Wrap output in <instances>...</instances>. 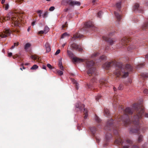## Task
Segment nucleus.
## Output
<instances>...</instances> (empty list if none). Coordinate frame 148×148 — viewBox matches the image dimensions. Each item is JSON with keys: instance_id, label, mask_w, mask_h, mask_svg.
Returning a JSON list of instances; mask_svg holds the SVG:
<instances>
[{"instance_id": "c85d7f7f", "label": "nucleus", "mask_w": 148, "mask_h": 148, "mask_svg": "<svg viewBox=\"0 0 148 148\" xmlns=\"http://www.w3.org/2000/svg\"><path fill=\"white\" fill-rule=\"evenodd\" d=\"M31 58L32 59L34 60H39V58H38L37 56L36 55H31Z\"/></svg>"}, {"instance_id": "c9c22d12", "label": "nucleus", "mask_w": 148, "mask_h": 148, "mask_svg": "<svg viewBox=\"0 0 148 148\" xmlns=\"http://www.w3.org/2000/svg\"><path fill=\"white\" fill-rule=\"evenodd\" d=\"M144 65V64L143 63L140 64L138 65L136 67L137 69H138L141 67H143Z\"/></svg>"}, {"instance_id": "1a4fd4ad", "label": "nucleus", "mask_w": 148, "mask_h": 148, "mask_svg": "<svg viewBox=\"0 0 148 148\" xmlns=\"http://www.w3.org/2000/svg\"><path fill=\"white\" fill-rule=\"evenodd\" d=\"M71 47L72 50L75 49L78 50L79 51H82L83 50L80 47L75 43H73L71 45Z\"/></svg>"}, {"instance_id": "4468645a", "label": "nucleus", "mask_w": 148, "mask_h": 148, "mask_svg": "<svg viewBox=\"0 0 148 148\" xmlns=\"http://www.w3.org/2000/svg\"><path fill=\"white\" fill-rule=\"evenodd\" d=\"M85 26L87 28H91L93 29L95 27L93 23L91 21H89L86 23L85 24Z\"/></svg>"}, {"instance_id": "9d476101", "label": "nucleus", "mask_w": 148, "mask_h": 148, "mask_svg": "<svg viewBox=\"0 0 148 148\" xmlns=\"http://www.w3.org/2000/svg\"><path fill=\"white\" fill-rule=\"evenodd\" d=\"M133 10L135 12H141L142 11L140 7H139V4L138 3H136L134 6Z\"/></svg>"}, {"instance_id": "0eeeda50", "label": "nucleus", "mask_w": 148, "mask_h": 148, "mask_svg": "<svg viewBox=\"0 0 148 148\" xmlns=\"http://www.w3.org/2000/svg\"><path fill=\"white\" fill-rule=\"evenodd\" d=\"M11 33L10 30L8 29H4L3 32L0 33V37L2 38H5L10 35Z\"/></svg>"}, {"instance_id": "ea45409f", "label": "nucleus", "mask_w": 148, "mask_h": 148, "mask_svg": "<svg viewBox=\"0 0 148 148\" xmlns=\"http://www.w3.org/2000/svg\"><path fill=\"white\" fill-rule=\"evenodd\" d=\"M123 86L122 84H120L118 88V89L119 90H122L123 89Z\"/></svg>"}, {"instance_id": "a211bd4d", "label": "nucleus", "mask_w": 148, "mask_h": 148, "mask_svg": "<svg viewBox=\"0 0 148 148\" xmlns=\"http://www.w3.org/2000/svg\"><path fill=\"white\" fill-rule=\"evenodd\" d=\"M45 47L46 49V51L47 52H49L51 51V48L49 44L47 42L45 45Z\"/></svg>"}, {"instance_id": "cd10ccee", "label": "nucleus", "mask_w": 148, "mask_h": 148, "mask_svg": "<svg viewBox=\"0 0 148 148\" xmlns=\"http://www.w3.org/2000/svg\"><path fill=\"white\" fill-rule=\"evenodd\" d=\"M141 76L144 78L148 77V73H143L141 74Z\"/></svg>"}, {"instance_id": "49530a36", "label": "nucleus", "mask_w": 148, "mask_h": 148, "mask_svg": "<svg viewBox=\"0 0 148 148\" xmlns=\"http://www.w3.org/2000/svg\"><path fill=\"white\" fill-rule=\"evenodd\" d=\"M34 21H33L32 23V26H34L35 25V23L36 22V20H37L36 18L35 19H34Z\"/></svg>"}, {"instance_id": "864d4df0", "label": "nucleus", "mask_w": 148, "mask_h": 148, "mask_svg": "<svg viewBox=\"0 0 148 148\" xmlns=\"http://www.w3.org/2000/svg\"><path fill=\"white\" fill-rule=\"evenodd\" d=\"M44 33V31H40L38 32V33L39 34H42Z\"/></svg>"}, {"instance_id": "0e129e2a", "label": "nucleus", "mask_w": 148, "mask_h": 148, "mask_svg": "<svg viewBox=\"0 0 148 148\" xmlns=\"http://www.w3.org/2000/svg\"><path fill=\"white\" fill-rule=\"evenodd\" d=\"M15 47V45H12V47H11V49H14V48Z\"/></svg>"}, {"instance_id": "7ed1b4c3", "label": "nucleus", "mask_w": 148, "mask_h": 148, "mask_svg": "<svg viewBox=\"0 0 148 148\" xmlns=\"http://www.w3.org/2000/svg\"><path fill=\"white\" fill-rule=\"evenodd\" d=\"M67 53L68 55L71 58H73L72 60L75 62H84L86 63V65L88 68H90L94 65L95 63L92 60L88 61L87 60H83L76 57H73L74 54L71 51L67 50Z\"/></svg>"}, {"instance_id": "69168bd1", "label": "nucleus", "mask_w": 148, "mask_h": 148, "mask_svg": "<svg viewBox=\"0 0 148 148\" xmlns=\"http://www.w3.org/2000/svg\"><path fill=\"white\" fill-rule=\"evenodd\" d=\"M145 116L146 117L148 118V114L146 113L145 114Z\"/></svg>"}, {"instance_id": "f3484780", "label": "nucleus", "mask_w": 148, "mask_h": 148, "mask_svg": "<svg viewBox=\"0 0 148 148\" xmlns=\"http://www.w3.org/2000/svg\"><path fill=\"white\" fill-rule=\"evenodd\" d=\"M114 14L117 21H119L121 19V16L115 11L114 12Z\"/></svg>"}, {"instance_id": "2eb2a0df", "label": "nucleus", "mask_w": 148, "mask_h": 148, "mask_svg": "<svg viewBox=\"0 0 148 148\" xmlns=\"http://www.w3.org/2000/svg\"><path fill=\"white\" fill-rule=\"evenodd\" d=\"M83 36V35H81L80 34L77 33L73 35V37H72V39L73 40H75L76 38H80Z\"/></svg>"}, {"instance_id": "bb28decb", "label": "nucleus", "mask_w": 148, "mask_h": 148, "mask_svg": "<svg viewBox=\"0 0 148 148\" xmlns=\"http://www.w3.org/2000/svg\"><path fill=\"white\" fill-rule=\"evenodd\" d=\"M49 29L48 27L47 26H45L44 30V33L45 34L47 33L49 31Z\"/></svg>"}, {"instance_id": "09e8293b", "label": "nucleus", "mask_w": 148, "mask_h": 148, "mask_svg": "<svg viewBox=\"0 0 148 148\" xmlns=\"http://www.w3.org/2000/svg\"><path fill=\"white\" fill-rule=\"evenodd\" d=\"M60 50L58 49L56 52V53H55V55H57L59 53H60Z\"/></svg>"}, {"instance_id": "4d7b16f0", "label": "nucleus", "mask_w": 148, "mask_h": 148, "mask_svg": "<svg viewBox=\"0 0 148 148\" xmlns=\"http://www.w3.org/2000/svg\"><path fill=\"white\" fill-rule=\"evenodd\" d=\"M19 44V42H17L16 43H14V45H15V46H17Z\"/></svg>"}, {"instance_id": "6e6d98bb", "label": "nucleus", "mask_w": 148, "mask_h": 148, "mask_svg": "<svg viewBox=\"0 0 148 148\" xmlns=\"http://www.w3.org/2000/svg\"><path fill=\"white\" fill-rule=\"evenodd\" d=\"M12 56V53L11 52L8 53V56L11 57Z\"/></svg>"}, {"instance_id": "4be33fe9", "label": "nucleus", "mask_w": 148, "mask_h": 148, "mask_svg": "<svg viewBox=\"0 0 148 148\" xmlns=\"http://www.w3.org/2000/svg\"><path fill=\"white\" fill-rule=\"evenodd\" d=\"M135 48V46L134 45H130L127 47V50L129 51H131L133 49Z\"/></svg>"}, {"instance_id": "37998d69", "label": "nucleus", "mask_w": 148, "mask_h": 148, "mask_svg": "<svg viewBox=\"0 0 148 148\" xmlns=\"http://www.w3.org/2000/svg\"><path fill=\"white\" fill-rule=\"evenodd\" d=\"M4 7L5 10H7L9 8V5L8 4L4 5Z\"/></svg>"}, {"instance_id": "de8ad7c7", "label": "nucleus", "mask_w": 148, "mask_h": 148, "mask_svg": "<svg viewBox=\"0 0 148 148\" xmlns=\"http://www.w3.org/2000/svg\"><path fill=\"white\" fill-rule=\"evenodd\" d=\"M55 9L54 7L53 6L51 7L49 9V10L50 11H52L54 10Z\"/></svg>"}, {"instance_id": "c03bdc74", "label": "nucleus", "mask_w": 148, "mask_h": 148, "mask_svg": "<svg viewBox=\"0 0 148 148\" xmlns=\"http://www.w3.org/2000/svg\"><path fill=\"white\" fill-rule=\"evenodd\" d=\"M106 57L105 56H101L100 58V59L101 60H103L106 59Z\"/></svg>"}, {"instance_id": "a878e982", "label": "nucleus", "mask_w": 148, "mask_h": 148, "mask_svg": "<svg viewBox=\"0 0 148 148\" xmlns=\"http://www.w3.org/2000/svg\"><path fill=\"white\" fill-rule=\"evenodd\" d=\"M121 2H120L118 3H117L116 4V7L118 8V10L119 11H120V8L121 7Z\"/></svg>"}, {"instance_id": "72a5a7b5", "label": "nucleus", "mask_w": 148, "mask_h": 148, "mask_svg": "<svg viewBox=\"0 0 148 148\" xmlns=\"http://www.w3.org/2000/svg\"><path fill=\"white\" fill-rule=\"evenodd\" d=\"M38 67V66L36 65H34L31 68V70H35L37 69Z\"/></svg>"}, {"instance_id": "423d86ee", "label": "nucleus", "mask_w": 148, "mask_h": 148, "mask_svg": "<svg viewBox=\"0 0 148 148\" xmlns=\"http://www.w3.org/2000/svg\"><path fill=\"white\" fill-rule=\"evenodd\" d=\"M75 109L77 111H80L81 112L82 111V109L84 108V120L86 119L88 116V111L87 110L84 108L85 105L82 104L80 102L78 101L75 105Z\"/></svg>"}, {"instance_id": "e433bc0d", "label": "nucleus", "mask_w": 148, "mask_h": 148, "mask_svg": "<svg viewBox=\"0 0 148 148\" xmlns=\"http://www.w3.org/2000/svg\"><path fill=\"white\" fill-rule=\"evenodd\" d=\"M99 55V53H94L93 54L92 56L91 57L92 58H94L95 57H96L97 56Z\"/></svg>"}, {"instance_id": "a18cd8bd", "label": "nucleus", "mask_w": 148, "mask_h": 148, "mask_svg": "<svg viewBox=\"0 0 148 148\" xmlns=\"http://www.w3.org/2000/svg\"><path fill=\"white\" fill-rule=\"evenodd\" d=\"M101 97V96L100 95H99L96 97V100L97 101H98L99 99Z\"/></svg>"}, {"instance_id": "7c9ffc66", "label": "nucleus", "mask_w": 148, "mask_h": 148, "mask_svg": "<svg viewBox=\"0 0 148 148\" xmlns=\"http://www.w3.org/2000/svg\"><path fill=\"white\" fill-rule=\"evenodd\" d=\"M143 140V136L141 135L139 136L138 139V143H140Z\"/></svg>"}, {"instance_id": "603ef678", "label": "nucleus", "mask_w": 148, "mask_h": 148, "mask_svg": "<svg viewBox=\"0 0 148 148\" xmlns=\"http://www.w3.org/2000/svg\"><path fill=\"white\" fill-rule=\"evenodd\" d=\"M144 93L145 94H148V90L147 89H145L144 90Z\"/></svg>"}, {"instance_id": "39448f33", "label": "nucleus", "mask_w": 148, "mask_h": 148, "mask_svg": "<svg viewBox=\"0 0 148 148\" xmlns=\"http://www.w3.org/2000/svg\"><path fill=\"white\" fill-rule=\"evenodd\" d=\"M3 19L5 20H10L11 21L13 24L15 25H18L19 23L18 21V18L16 16L14 13L10 12L7 15L6 17H3Z\"/></svg>"}, {"instance_id": "aec40b11", "label": "nucleus", "mask_w": 148, "mask_h": 148, "mask_svg": "<svg viewBox=\"0 0 148 148\" xmlns=\"http://www.w3.org/2000/svg\"><path fill=\"white\" fill-rule=\"evenodd\" d=\"M112 135L110 133H107L106 135V138L107 141H108L109 139L112 137Z\"/></svg>"}, {"instance_id": "338daca9", "label": "nucleus", "mask_w": 148, "mask_h": 148, "mask_svg": "<svg viewBox=\"0 0 148 148\" xmlns=\"http://www.w3.org/2000/svg\"><path fill=\"white\" fill-rule=\"evenodd\" d=\"M24 64L23 63L21 64V65L23 66V69H25V68L23 66Z\"/></svg>"}, {"instance_id": "3c124183", "label": "nucleus", "mask_w": 148, "mask_h": 148, "mask_svg": "<svg viewBox=\"0 0 148 148\" xmlns=\"http://www.w3.org/2000/svg\"><path fill=\"white\" fill-rule=\"evenodd\" d=\"M67 22H66V23H65V25H62V28L63 29H64V28L65 27H67Z\"/></svg>"}, {"instance_id": "5701e85b", "label": "nucleus", "mask_w": 148, "mask_h": 148, "mask_svg": "<svg viewBox=\"0 0 148 148\" xmlns=\"http://www.w3.org/2000/svg\"><path fill=\"white\" fill-rule=\"evenodd\" d=\"M58 66L60 70H64L63 66L62 65V61L61 60H60L59 61Z\"/></svg>"}, {"instance_id": "2f4dec72", "label": "nucleus", "mask_w": 148, "mask_h": 148, "mask_svg": "<svg viewBox=\"0 0 148 148\" xmlns=\"http://www.w3.org/2000/svg\"><path fill=\"white\" fill-rule=\"evenodd\" d=\"M37 13L38 14V15L40 18L41 16V14L42 13V11L41 10H39L37 11Z\"/></svg>"}, {"instance_id": "5fc2aeb1", "label": "nucleus", "mask_w": 148, "mask_h": 148, "mask_svg": "<svg viewBox=\"0 0 148 148\" xmlns=\"http://www.w3.org/2000/svg\"><path fill=\"white\" fill-rule=\"evenodd\" d=\"M132 148H139L137 146L133 145L132 147Z\"/></svg>"}, {"instance_id": "20e7f679", "label": "nucleus", "mask_w": 148, "mask_h": 148, "mask_svg": "<svg viewBox=\"0 0 148 148\" xmlns=\"http://www.w3.org/2000/svg\"><path fill=\"white\" fill-rule=\"evenodd\" d=\"M87 73L89 75H91L93 77V78L92 79L90 83L89 84H87V85L88 88L92 90L93 86L92 83L96 82V79L94 77V76L97 75V72L96 71V68L94 67H92L90 68L88 70Z\"/></svg>"}, {"instance_id": "f8f14e48", "label": "nucleus", "mask_w": 148, "mask_h": 148, "mask_svg": "<svg viewBox=\"0 0 148 148\" xmlns=\"http://www.w3.org/2000/svg\"><path fill=\"white\" fill-rule=\"evenodd\" d=\"M99 83H100V85L99 87L101 88L102 86H106L108 84V82L107 80L104 79H100L99 81Z\"/></svg>"}, {"instance_id": "9b49d317", "label": "nucleus", "mask_w": 148, "mask_h": 148, "mask_svg": "<svg viewBox=\"0 0 148 148\" xmlns=\"http://www.w3.org/2000/svg\"><path fill=\"white\" fill-rule=\"evenodd\" d=\"M130 41L128 38L126 37H124L123 38L121 41V43L123 46H125L127 45Z\"/></svg>"}, {"instance_id": "79ce46f5", "label": "nucleus", "mask_w": 148, "mask_h": 148, "mask_svg": "<svg viewBox=\"0 0 148 148\" xmlns=\"http://www.w3.org/2000/svg\"><path fill=\"white\" fill-rule=\"evenodd\" d=\"M95 120L98 123H99L101 121V120H100V119L98 116H96Z\"/></svg>"}, {"instance_id": "f03ea898", "label": "nucleus", "mask_w": 148, "mask_h": 148, "mask_svg": "<svg viewBox=\"0 0 148 148\" xmlns=\"http://www.w3.org/2000/svg\"><path fill=\"white\" fill-rule=\"evenodd\" d=\"M103 66L106 69L111 67L114 68L115 70L114 74L116 76L117 78L120 76L124 78L126 77L128 75V72L131 71L132 70V67L130 64H126L125 68H123L121 64L115 61L106 62L103 64Z\"/></svg>"}, {"instance_id": "13d9d810", "label": "nucleus", "mask_w": 148, "mask_h": 148, "mask_svg": "<svg viewBox=\"0 0 148 148\" xmlns=\"http://www.w3.org/2000/svg\"><path fill=\"white\" fill-rule=\"evenodd\" d=\"M14 32L17 33H19V30H13Z\"/></svg>"}, {"instance_id": "dca6fc26", "label": "nucleus", "mask_w": 148, "mask_h": 148, "mask_svg": "<svg viewBox=\"0 0 148 148\" xmlns=\"http://www.w3.org/2000/svg\"><path fill=\"white\" fill-rule=\"evenodd\" d=\"M148 28V18L147 21L144 23L143 25H142L141 28L143 30H145L146 29Z\"/></svg>"}, {"instance_id": "b1692460", "label": "nucleus", "mask_w": 148, "mask_h": 148, "mask_svg": "<svg viewBox=\"0 0 148 148\" xmlns=\"http://www.w3.org/2000/svg\"><path fill=\"white\" fill-rule=\"evenodd\" d=\"M90 130L92 133L93 134H94L97 130V129L94 127H91L90 128Z\"/></svg>"}, {"instance_id": "a19ab883", "label": "nucleus", "mask_w": 148, "mask_h": 148, "mask_svg": "<svg viewBox=\"0 0 148 148\" xmlns=\"http://www.w3.org/2000/svg\"><path fill=\"white\" fill-rule=\"evenodd\" d=\"M102 12L101 11H100L97 14V16L99 18H101V15Z\"/></svg>"}, {"instance_id": "f704fd0d", "label": "nucleus", "mask_w": 148, "mask_h": 148, "mask_svg": "<svg viewBox=\"0 0 148 148\" xmlns=\"http://www.w3.org/2000/svg\"><path fill=\"white\" fill-rule=\"evenodd\" d=\"M69 35L66 33H65L63 34L61 36V38H63L66 36H68Z\"/></svg>"}, {"instance_id": "393cba45", "label": "nucleus", "mask_w": 148, "mask_h": 148, "mask_svg": "<svg viewBox=\"0 0 148 148\" xmlns=\"http://www.w3.org/2000/svg\"><path fill=\"white\" fill-rule=\"evenodd\" d=\"M13 58L14 59L18 58V59L19 60V61H21L22 60L21 59L20 56L17 54H16L14 56H13Z\"/></svg>"}, {"instance_id": "ddd939ff", "label": "nucleus", "mask_w": 148, "mask_h": 148, "mask_svg": "<svg viewBox=\"0 0 148 148\" xmlns=\"http://www.w3.org/2000/svg\"><path fill=\"white\" fill-rule=\"evenodd\" d=\"M103 38L105 41H108L111 45L113 44L114 42L112 39L107 36H103Z\"/></svg>"}, {"instance_id": "6e6552de", "label": "nucleus", "mask_w": 148, "mask_h": 148, "mask_svg": "<svg viewBox=\"0 0 148 148\" xmlns=\"http://www.w3.org/2000/svg\"><path fill=\"white\" fill-rule=\"evenodd\" d=\"M72 0H63V1L67 3L71 6H73L76 5L78 6L80 5V3L79 2L75 1H72Z\"/></svg>"}, {"instance_id": "bf43d9fd", "label": "nucleus", "mask_w": 148, "mask_h": 148, "mask_svg": "<svg viewBox=\"0 0 148 148\" xmlns=\"http://www.w3.org/2000/svg\"><path fill=\"white\" fill-rule=\"evenodd\" d=\"M145 58L146 60H148V53L145 55Z\"/></svg>"}, {"instance_id": "774afa93", "label": "nucleus", "mask_w": 148, "mask_h": 148, "mask_svg": "<svg viewBox=\"0 0 148 148\" xmlns=\"http://www.w3.org/2000/svg\"><path fill=\"white\" fill-rule=\"evenodd\" d=\"M96 140L97 142L98 143L100 141V140L99 139L96 138Z\"/></svg>"}, {"instance_id": "8fccbe9b", "label": "nucleus", "mask_w": 148, "mask_h": 148, "mask_svg": "<svg viewBox=\"0 0 148 148\" xmlns=\"http://www.w3.org/2000/svg\"><path fill=\"white\" fill-rule=\"evenodd\" d=\"M47 66L50 69H51L52 68L51 66L49 64H47Z\"/></svg>"}, {"instance_id": "052dcab7", "label": "nucleus", "mask_w": 148, "mask_h": 148, "mask_svg": "<svg viewBox=\"0 0 148 148\" xmlns=\"http://www.w3.org/2000/svg\"><path fill=\"white\" fill-rule=\"evenodd\" d=\"M42 68L43 69H46V66L45 65H43Z\"/></svg>"}, {"instance_id": "4c0bfd02", "label": "nucleus", "mask_w": 148, "mask_h": 148, "mask_svg": "<svg viewBox=\"0 0 148 148\" xmlns=\"http://www.w3.org/2000/svg\"><path fill=\"white\" fill-rule=\"evenodd\" d=\"M58 74L60 75H61L63 74V72L62 71L60 70H58L57 71Z\"/></svg>"}, {"instance_id": "c756f323", "label": "nucleus", "mask_w": 148, "mask_h": 148, "mask_svg": "<svg viewBox=\"0 0 148 148\" xmlns=\"http://www.w3.org/2000/svg\"><path fill=\"white\" fill-rule=\"evenodd\" d=\"M72 81L73 83L75 84V87L76 88V89H78V87H79V84L78 83H77L76 82V81H75V80L73 79L72 80Z\"/></svg>"}, {"instance_id": "58836bf2", "label": "nucleus", "mask_w": 148, "mask_h": 148, "mask_svg": "<svg viewBox=\"0 0 148 148\" xmlns=\"http://www.w3.org/2000/svg\"><path fill=\"white\" fill-rule=\"evenodd\" d=\"M48 14V12L47 11L45 12V13L44 14L42 15L43 17L44 18H46Z\"/></svg>"}, {"instance_id": "412c9836", "label": "nucleus", "mask_w": 148, "mask_h": 148, "mask_svg": "<svg viewBox=\"0 0 148 148\" xmlns=\"http://www.w3.org/2000/svg\"><path fill=\"white\" fill-rule=\"evenodd\" d=\"M114 101L113 104L114 107L115 108L117 106H119V103H117L116 102V98L115 96H114Z\"/></svg>"}, {"instance_id": "473e14b6", "label": "nucleus", "mask_w": 148, "mask_h": 148, "mask_svg": "<svg viewBox=\"0 0 148 148\" xmlns=\"http://www.w3.org/2000/svg\"><path fill=\"white\" fill-rule=\"evenodd\" d=\"M31 46V44L29 43H27L26 44L25 47V49H27Z\"/></svg>"}, {"instance_id": "680f3d73", "label": "nucleus", "mask_w": 148, "mask_h": 148, "mask_svg": "<svg viewBox=\"0 0 148 148\" xmlns=\"http://www.w3.org/2000/svg\"><path fill=\"white\" fill-rule=\"evenodd\" d=\"M69 10V9L68 8H66V9H64V11L65 12H67Z\"/></svg>"}, {"instance_id": "f257e3e1", "label": "nucleus", "mask_w": 148, "mask_h": 148, "mask_svg": "<svg viewBox=\"0 0 148 148\" xmlns=\"http://www.w3.org/2000/svg\"><path fill=\"white\" fill-rule=\"evenodd\" d=\"M143 106L141 104L134 103L132 108L130 107L126 108L124 111L125 114L123 118L120 115H116L113 118L108 119L104 129L106 131H113L114 135L116 136L115 144L121 145L123 148H128L133 144L130 139L127 138L123 141L121 139L119 134L118 126L116 125H123L125 126L132 125L130 132L132 133L139 134V130L141 127L140 125V119L141 118L144 110Z\"/></svg>"}, {"instance_id": "e2e57ef3", "label": "nucleus", "mask_w": 148, "mask_h": 148, "mask_svg": "<svg viewBox=\"0 0 148 148\" xmlns=\"http://www.w3.org/2000/svg\"><path fill=\"white\" fill-rule=\"evenodd\" d=\"M5 0H1V3L2 4H3L5 2Z\"/></svg>"}, {"instance_id": "6ab92c4d", "label": "nucleus", "mask_w": 148, "mask_h": 148, "mask_svg": "<svg viewBox=\"0 0 148 148\" xmlns=\"http://www.w3.org/2000/svg\"><path fill=\"white\" fill-rule=\"evenodd\" d=\"M104 114L107 117L109 116L110 115L109 111L107 108L104 109Z\"/></svg>"}]
</instances>
